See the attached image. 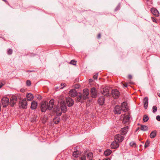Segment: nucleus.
Listing matches in <instances>:
<instances>
[{"label": "nucleus", "mask_w": 160, "mask_h": 160, "mask_svg": "<svg viewBox=\"0 0 160 160\" xmlns=\"http://www.w3.org/2000/svg\"><path fill=\"white\" fill-rule=\"evenodd\" d=\"M149 119L148 116L147 115H144L143 116V122H147Z\"/></svg>", "instance_id": "31"}, {"label": "nucleus", "mask_w": 160, "mask_h": 160, "mask_svg": "<svg viewBox=\"0 0 160 160\" xmlns=\"http://www.w3.org/2000/svg\"><path fill=\"white\" fill-rule=\"evenodd\" d=\"M148 100L147 97H145L143 99V106L144 108L147 109L148 107Z\"/></svg>", "instance_id": "19"}, {"label": "nucleus", "mask_w": 160, "mask_h": 160, "mask_svg": "<svg viewBox=\"0 0 160 160\" xmlns=\"http://www.w3.org/2000/svg\"><path fill=\"white\" fill-rule=\"evenodd\" d=\"M77 62L74 60H71L70 62V64L72 65H76Z\"/></svg>", "instance_id": "37"}, {"label": "nucleus", "mask_w": 160, "mask_h": 160, "mask_svg": "<svg viewBox=\"0 0 160 160\" xmlns=\"http://www.w3.org/2000/svg\"><path fill=\"white\" fill-rule=\"evenodd\" d=\"M151 12L153 15L156 17H158L159 16L158 11L155 8H151Z\"/></svg>", "instance_id": "21"}, {"label": "nucleus", "mask_w": 160, "mask_h": 160, "mask_svg": "<svg viewBox=\"0 0 160 160\" xmlns=\"http://www.w3.org/2000/svg\"><path fill=\"white\" fill-rule=\"evenodd\" d=\"M17 101V98L15 96H12L10 98V104L11 107H13L16 103Z\"/></svg>", "instance_id": "10"}, {"label": "nucleus", "mask_w": 160, "mask_h": 160, "mask_svg": "<svg viewBox=\"0 0 160 160\" xmlns=\"http://www.w3.org/2000/svg\"><path fill=\"white\" fill-rule=\"evenodd\" d=\"M150 144V141L148 140H147L145 142V144L144 145V147L145 148H146L148 147Z\"/></svg>", "instance_id": "32"}, {"label": "nucleus", "mask_w": 160, "mask_h": 160, "mask_svg": "<svg viewBox=\"0 0 160 160\" xmlns=\"http://www.w3.org/2000/svg\"><path fill=\"white\" fill-rule=\"evenodd\" d=\"M130 83L131 84H133V83L132 82H130Z\"/></svg>", "instance_id": "57"}, {"label": "nucleus", "mask_w": 160, "mask_h": 160, "mask_svg": "<svg viewBox=\"0 0 160 160\" xmlns=\"http://www.w3.org/2000/svg\"><path fill=\"white\" fill-rule=\"evenodd\" d=\"M123 86L125 87H127L128 86L127 83L123 84Z\"/></svg>", "instance_id": "48"}, {"label": "nucleus", "mask_w": 160, "mask_h": 160, "mask_svg": "<svg viewBox=\"0 0 160 160\" xmlns=\"http://www.w3.org/2000/svg\"><path fill=\"white\" fill-rule=\"evenodd\" d=\"M60 87H55V89H59V88L60 89Z\"/></svg>", "instance_id": "52"}, {"label": "nucleus", "mask_w": 160, "mask_h": 160, "mask_svg": "<svg viewBox=\"0 0 160 160\" xmlns=\"http://www.w3.org/2000/svg\"><path fill=\"white\" fill-rule=\"evenodd\" d=\"M26 85L28 86H30L31 85V82L29 80L27 81Z\"/></svg>", "instance_id": "40"}, {"label": "nucleus", "mask_w": 160, "mask_h": 160, "mask_svg": "<svg viewBox=\"0 0 160 160\" xmlns=\"http://www.w3.org/2000/svg\"><path fill=\"white\" fill-rule=\"evenodd\" d=\"M105 98L103 96H101L98 99V102L100 105H102L105 103Z\"/></svg>", "instance_id": "16"}, {"label": "nucleus", "mask_w": 160, "mask_h": 160, "mask_svg": "<svg viewBox=\"0 0 160 160\" xmlns=\"http://www.w3.org/2000/svg\"><path fill=\"white\" fill-rule=\"evenodd\" d=\"M27 106V100L26 98L22 99L19 102V107L23 109H26Z\"/></svg>", "instance_id": "4"}, {"label": "nucleus", "mask_w": 160, "mask_h": 160, "mask_svg": "<svg viewBox=\"0 0 160 160\" xmlns=\"http://www.w3.org/2000/svg\"><path fill=\"white\" fill-rule=\"evenodd\" d=\"M129 145L131 147H135L136 146V143L133 141L130 142L129 143Z\"/></svg>", "instance_id": "33"}, {"label": "nucleus", "mask_w": 160, "mask_h": 160, "mask_svg": "<svg viewBox=\"0 0 160 160\" xmlns=\"http://www.w3.org/2000/svg\"><path fill=\"white\" fill-rule=\"evenodd\" d=\"M60 108L62 112H65L67 111V108L66 103H65L60 104Z\"/></svg>", "instance_id": "20"}, {"label": "nucleus", "mask_w": 160, "mask_h": 160, "mask_svg": "<svg viewBox=\"0 0 160 160\" xmlns=\"http://www.w3.org/2000/svg\"><path fill=\"white\" fill-rule=\"evenodd\" d=\"M112 97L114 99L118 98L119 96V92L117 89H113L112 91Z\"/></svg>", "instance_id": "8"}, {"label": "nucleus", "mask_w": 160, "mask_h": 160, "mask_svg": "<svg viewBox=\"0 0 160 160\" xmlns=\"http://www.w3.org/2000/svg\"><path fill=\"white\" fill-rule=\"evenodd\" d=\"M89 82H92V79H90L89 80Z\"/></svg>", "instance_id": "53"}, {"label": "nucleus", "mask_w": 160, "mask_h": 160, "mask_svg": "<svg viewBox=\"0 0 160 160\" xmlns=\"http://www.w3.org/2000/svg\"><path fill=\"white\" fill-rule=\"evenodd\" d=\"M157 134V131L156 130L152 131L150 134V137L151 138H154Z\"/></svg>", "instance_id": "28"}, {"label": "nucleus", "mask_w": 160, "mask_h": 160, "mask_svg": "<svg viewBox=\"0 0 160 160\" xmlns=\"http://www.w3.org/2000/svg\"><path fill=\"white\" fill-rule=\"evenodd\" d=\"M124 138V136L122 135L121 134H119L116 135L114 137V140L119 143L122 142Z\"/></svg>", "instance_id": "3"}, {"label": "nucleus", "mask_w": 160, "mask_h": 160, "mask_svg": "<svg viewBox=\"0 0 160 160\" xmlns=\"http://www.w3.org/2000/svg\"><path fill=\"white\" fill-rule=\"evenodd\" d=\"M66 86V84L65 83H62L60 86V89H62L64 88Z\"/></svg>", "instance_id": "36"}, {"label": "nucleus", "mask_w": 160, "mask_h": 160, "mask_svg": "<svg viewBox=\"0 0 160 160\" xmlns=\"http://www.w3.org/2000/svg\"><path fill=\"white\" fill-rule=\"evenodd\" d=\"M140 129L142 131H146L148 130V127L146 125H141Z\"/></svg>", "instance_id": "29"}, {"label": "nucleus", "mask_w": 160, "mask_h": 160, "mask_svg": "<svg viewBox=\"0 0 160 160\" xmlns=\"http://www.w3.org/2000/svg\"><path fill=\"white\" fill-rule=\"evenodd\" d=\"M90 95L93 98H95L97 95V92L96 88L93 87L91 88L90 90Z\"/></svg>", "instance_id": "9"}, {"label": "nucleus", "mask_w": 160, "mask_h": 160, "mask_svg": "<svg viewBox=\"0 0 160 160\" xmlns=\"http://www.w3.org/2000/svg\"><path fill=\"white\" fill-rule=\"evenodd\" d=\"M156 119L158 121H160V116L159 115L157 116L156 117Z\"/></svg>", "instance_id": "42"}, {"label": "nucleus", "mask_w": 160, "mask_h": 160, "mask_svg": "<svg viewBox=\"0 0 160 160\" xmlns=\"http://www.w3.org/2000/svg\"><path fill=\"white\" fill-rule=\"evenodd\" d=\"M1 104L0 103V112L1 111Z\"/></svg>", "instance_id": "54"}, {"label": "nucleus", "mask_w": 160, "mask_h": 160, "mask_svg": "<svg viewBox=\"0 0 160 160\" xmlns=\"http://www.w3.org/2000/svg\"><path fill=\"white\" fill-rule=\"evenodd\" d=\"M158 96L160 97V93H158Z\"/></svg>", "instance_id": "56"}, {"label": "nucleus", "mask_w": 160, "mask_h": 160, "mask_svg": "<svg viewBox=\"0 0 160 160\" xmlns=\"http://www.w3.org/2000/svg\"><path fill=\"white\" fill-rule=\"evenodd\" d=\"M101 92L104 96H108L109 95V90L107 88H104L101 89Z\"/></svg>", "instance_id": "6"}, {"label": "nucleus", "mask_w": 160, "mask_h": 160, "mask_svg": "<svg viewBox=\"0 0 160 160\" xmlns=\"http://www.w3.org/2000/svg\"><path fill=\"white\" fill-rule=\"evenodd\" d=\"M121 111V107L119 105H116L113 110V112L115 114H120Z\"/></svg>", "instance_id": "12"}, {"label": "nucleus", "mask_w": 160, "mask_h": 160, "mask_svg": "<svg viewBox=\"0 0 160 160\" xmlns=\"http://www.w3.org/2000/svg\"><path fill=\"white\" fill-rule=\"evenodd\" d=\"M42 98L41 97H40V99H42Z\"/></svg>", "instance_id": "58"}, {"label": "nucleus", "mask_w": 160, "mask_h": 160, "mask_svg": "<svg viewBox=\"0 0 160 160\" xmlns=\"http://www.w3.org/2000/svg\"><path fill=\"white\" fill-rule=\"evenodd\" d=\"M3 108H6L8 105L9 99L7 97H3L1 99Z\"/></svg>", "instance_id": "5"}, {"label": "nucleus", "mask_w": 160, "mask_h": 160, "mask_svg": "<svg viewBox=\"0 0 160 160\" xmlns=\"http://www.w3.org/2000/svg\"><path fill=\"white\" fill-rule=\"evenodd\" d=\"M53 110L56 112V116L53 119V122L55 124H58L60 121V118L59 117L62 114L61 111H60V109L58 107H56L54 108Z\"/></svg>", "instance_id": "2"}, {"label": "nucleus", "mask_w": 160, "mask_h": 160, "mask_svg": "<svg viewBox=\"0 0 160 160\" xmlns=\"http://www.w3.org/2000/svg\"><path fill=\"white\" fill-rule=\"evenodd\" d=\"M7 52L8 55H11L12 53V50L11 49H8L7 50Z\"/></svg>", "instance_id": "34"}, {"label": "nucleus", "mask_w": 160, "mask_h": 160, "mask_svg": "<svg viewBox=\"0 0 160 160\" xmlns=\"http://www.w3.org/2000/svg\"><path fill=\"white\" fill-rule=\"evenodd\" d=\"M151 18L153 22H157L156 20L153 17H152Z\"/></svg>", "instance_id": "44"}, {"label": "nucleus", "mask_w": 160, "mask_h": 160, "mask_svg": "<svg viewBox=\"0 0 160 160\" xmlns=\"http://www.w3.org/2000/svg\"><path fill=\"white\" fill-rule=\"evenodd\" d=\"M90 160H92V159H91Z\"/></svg>", "instance_id": "59"}, {"label": "nucleus", "mask_w": 160, "mask_h": 160, "mask_svg": "<svg viewBox=\"0 0 160 160\" xmlns=\"http://www.w3.org/2000/svg\"><path fill=\"white\" fill-rule=\"evenodd\" d=\"M34 71H31V70H28L27 72H32Z\"/></svg>", "instance_id": "51"}, {"label": "nucleus", "mask_w": 160, "mask_h": 160, "mask_svg": "<svg viewBox=\"0 0 160 160\" xmlns=\"http://www.w3.org/2000/svg\"><path fill=\"white\" fill-rule=\"evenodd\" d=\"M80 87V85L78 84H76L75 85V88H78Z\"/></svg>", "instance_id": "47"}, {"label": "nucleus", "mask_w": 160, "mask_h": 160, "mask_svg": "<svg viewBox=\"0 0 160 160\" xmlns=\"http://www.w3.org/2000/svg\"><path fill=\"white\" fill-rule=\"evenodd\" d=\"M27 98V100L28 101H31L33 98V95L31 93H28L26 96Z\"/></svg>", "instance_id": "25"}, {"label": "nucleus", "mask_w": 160, "mask_h": 160, "mask_svg": "<svg viewBox=\"0 0 160 160\" xmlns=\"http://www.w3.org/2000/svg\"><path fill=\"white\" fill-rule=\"evenodd\" d=\"M121 5L120 3H119L115 9V11L116 12L119 10L120 8Z\"/></svg>", "instance_id": "35"}, {"label": "nucleus", "mask_w": 160, "mask_h": 160, "mask_svg": "<svg viewBox=\"0 0 160 160\" xmlns=\"http://www.w3.org/2000/svg\"><path fill=\"white\" fill-rule=\"evenodd\" d=\"M152 112L153 113H155L157 112V108L155 106H153L152 107Z\"/></svg>", "instance_id": "38"}, {"label": "nucleus", "mask_w": 160, "mask_h": 160, "mask_svg": "<svg viewBox=\"0 0 160 160\" xmlns=\"http://www.w3.org/2000/svg\"><path fill=\"white\" fill-rule=\"evenodd\" d=\"M76 98V101L77 102H82L84 100L82 97V94L81 93H79L78 94H77Z\"/></svg>", "instance_id": "14"}, {"label": "nucleus", "mask_w": 160, "mask_h": 160, "mask_svg": "<svg viewBox=\"0 0 160 160\" xmlns=\"http://www.w3.org/2000/svg\"><path fill=\"white\" fill-rule=\"evenodd\" d=\"M130 117L129 115H128L125 116L123 119V122L124 124L127 123L130 120Z\"/></svg>", "instance_id": "23"}, {"label": "nucleus", "mask_w": 160, "mask_h": 160, "mask_svg": "<svg viewBox=\"0 0 160 160\" xmlns=\"http://www.w3.org/2000/svg\"><path fill=\"white\" fill-rule=\"evenodd\" d=\"M69 94V95L72 97H75L78 94L77 91L75 89L71 90Z\"/></svg>", "instance_id": "17"}, {"label": "nucleus", "mask_w": 160, "mask_h": 160, "mask_svg": "<svg viewBox=\"0 0 160 160\" xmlns=\"http://www.w3.org/2000/svg\"><path fill=\"white\" fill-rule=\"evenodd\" d=\"M85 154L88 158L91 159L93 157V153L91 152H90L88 153H85Z\"/></svg>", "instance_id": "30"}, {"label": "nucleus", "mask_w": 160, "mask_h": 160, "mask_svg": "<svg viewBox=\"0 0 160 160\" xmlns=\"http://www.w3.org/2000/svg\"><path fill=\"white\" fill-rule=\"evenodd\" d=\"M37 102L35 101H33L32 102L30 108L32 109H35L37 108Z\"/></svg>", "instance_id": "22"}, {"label": "nucleus", "mask_w": 160, "mask_h": 160, "mask_svg": "<svg viewBox=\"0 0 160 160\" xmlns=\"http://www.w3.org/2000/svg\"><path fill=\"white\" fill-rule=\"evenodd\" d=\"M139 129V127H138L136 130V131H137Z\"/></svg>", "instance_id": "55"}, {"label": "nucleus", "mask_w": 160, "mask_h": 160, "mask_svg": "<svg viewBox=\"0 0 160 160\" xmlns=\"http://www.w3.org/2000/svg\"><path fill=\"white\" fill-rule=\"evenodd\" d=\"M58 102L60 104L65 103V98L63 96H60L58 98Z\"/></svg>", "instance_id": "24"}, {"label": "nucleus", "mask_w": 160, "mask_h": 160, "mask_svg": "<svg viewBox=\"0 0 160 160\" xmlns=\"http://www.w3.org/2000/svg\"><path fill=\"white\" fill-rule=\"evenodd\" d=\"M112 151L110 149H107L104 152V154L106 156H108L109 155L112 153Z\"/></svg>", "instance_id": "27"}, {"label": "nucleus", "mask_w": 160, "mask_h": 160, "mask_svg": "<svg viewBox=\"0 0 160 160\" xmlns=\"http://www.w3.org/2000/svg\"><path fill=\"white\" fill-rule=\"evenodd\" d=\"M3 85L4 84H2V83H0V88H1Z\"/></svg>", "instance_id": "50"}, {"label": "nucleus", "mask_w": 160, "mask_h": 160, "mask_svg": "<svg viewBox=\"0 0 160 160\" xmlns=\"http://www.w3.org/2000/svg\"><path fill=\"white\" fill-rule=\"evenodd\" d=\"M86 155L85 153L84 154V155L83 156L80 158V160H85L86 159Z\"/></svg>", "instance_id": "39"}, {"label": "nucleus", "mask_w": 160, "mask_h": 160, "mask_svg": "<svg viewBox=\"0 0 160 160\" xmlns=\"http://www.w3.org/2000/svg\"><path fill=\"white\" fill-rule=\"evenodd\" d=\"M98 76V73H97L95 75H94L93 76V78L94 79L97 80V78Z\"/></svg>", "instance_id": "41"}, {"label": "nucleus", "mask_w": 160, "mask_h": 160, "mask_svg": "<svg viewBox=\"0 0 160 160\" xmlns=\"http://www.w3.org/2000/svg\"><path fill=\"white\" fill-rule=\"evenodd\" d=\"M128 128V126L122 128L120 130L121 134L122 135H123L124 136H125L127 133Z\"/></svg>", "instance_id": "18"}, {"label": "nucleus", "mask_w": 160, "mask_h": 160, "mask_svg": "<svg viewBox=\"0 0 160 160\" xmlns=\"http://www.w3.org/2000/svg\"><path fill=\"white\" fill-rule=\"evenodd\" d=\"M119 145V143L114 140L112 142L110 146L112 149H114L118 148Z\"/></svg>", "instance_id": "15"}, {"label": "nucleus", "mask_w": 160, "mask_h": 160, "mask_svg": "<svg viewBox=\"0 0 160 160\" xmlns=\"http://www.w3.org/2000/svg\"><path fill=\"white\" fill-rule=\"evenodd\" d=\"M89 90L88 89L83 90L82 97L84 100L88 98V96L89 94Z\"/></svg>", "instance_id": "13"}, {"label": "nucleus", "mask_w": 160, "mask_h": 160, "mask_svg": "<svg viewBox=\"0 0 160 160\" xmlns=\"http://www.w3.org/2000/svg\"><path fill=\"white\" fill-rule=\"evenodd\" d=\"M54 103V100L52 99L49 102L45 101L41 103V109L42 112H45L47 110H51L52 108Z\"/></svg>", "instance_id": "1"}, {"label": "nucleus", "mask_w": 160, "mask_h": 160, "mask_svg": "<svg viewBox=\"0 0 160 160\" xmlns=\"http://www.w3.org/2000/svg\"><path fill=\"white\" fill-rule=\"evenodd\" d=\"M128 79H132V77L131 75L129 74L128 75Z\"/></svg>", "instance_id": "45"}, {"label": "nucleus", "mask_w": 160, "mask_h": 160, "mask_svg": "<svg viewBox=\"0 0 160 160\" xmlns=\"http://www.w3.org/2000/svg\"><path fill=\"white\" fill-rule=\"evenodd\" d=\"M25 91V90L23 88H22L20 89V91L22 92H24Z\"/></svg>", "instance_id": "46"}, {"label": "nucleus", "mask_w": 160, "mask_h": 160, "mask_svg": "<svg viewBox=\"0 0 160 160\" xmlns=\"http://www.w3.org/2000/svg\"><path fill=\"white\" fill-rule=\"evenodd\" d=\"M127 104L126 102H122L121 105V110L124 112H126L128 111V108Z\"/></svg>", "instance_id": "11"}, {"label": "nucleus", "mask_w": 160, "mask_h": 160, "mask_svg": "<svg viewBox=\"0 0 160 160\" xmlns=\"http://www.w3.org/2000/svg\"><path fill=\"white\" fill-rule=\"evenodd\" d=\"M102 160H111L110 158H104Z\"/></svg>", "instance_id": "49"}, {"label": "nucleus", "mask_w": 160, "mask_h": 160, "mask_svg": "<svg viewBox=\"0 0 160 160\" xmlns=\"http://www.w3.org/2000/svg\"><path fill=\"white\" fill-rule=\"evenodd\" d=\"M65 99L68 107H71L73 105L74 101L72 98L70 97H68L66 98Z\"/></svg>", "instance_id": "7"}, {"label": "nucleus", "mask_w": 160, "mask_h": 160, "mask_svg": "<svg viewBox=\"0 0 160 160\" xmlns=\"http://www.w3.org/2000/svg\"><path fill=\"white\" fill-rule=\"evenodd\" d=\"M101 34L100 33H99V34H98V35L97 38L98 39H99L101 38Z\"/></svg>", "instance_id": "43"}, {"label": "nucleus", "mask_w": 160, "mask_h": 160, "mask_svg": "<svg viewBox=\"0 0 160 160\" xmlns=\"http://www.w3.org/2000/svg\"><path fill=\"white\" fill-rule=\"evenodd\" d=\"M100 160V159H99V160Z\"/></svg>", "instance_id": "60"}, {"label": "nucleus", "mask_w": 160, "mask_h": 160, "mask_svg": "<svg viewBox=\"0 0 160 160\" xmlns=\"http://www.w3.org/2000/svg\"><path fill=\"white\" fill-rule=\"evenodd\" d=\"M80 154V152L78 150H77L73 152L72 155L75 158L78 157Z\"/></svg>", "instance_id": "26"}]
</instances>
